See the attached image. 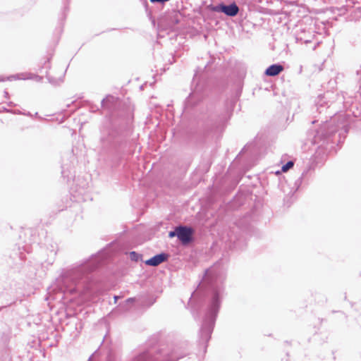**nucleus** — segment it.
<instances>
[{"label":"nucleus","mask_w":361,"mask_h":361,"mask_svg":"<svg viewBox=\"0 0 361 361\" xmlns=\"http://www.w3.org/2000/svg\"><path fill=\"white\" fill-rule=\"evenodd\" d=\"M223 295L222 286L212 287L211 301L200 329V337L203 342H207L210 338Z\"/></svg>","instance_id":"nucleus-1"},{"label":"nucleus","mask_w":361,"mask_h":361,"mask_svg":"<svg viewBox=\"0 0 361 361\" xmlns=\"http://www.w3.org/2000/svg\"><path fill=\"white\" fill-rule=\"evenodd\" d=\"M79 278L78 269H70L66 271L57 280V286L61 283H63V286H59V290L61 291L65 290L68 288L69 282H75Z\"/></svg>","instance_id":"nucleus-3"},{"label":"nucleus","mask_w":361,"mask_h":361,"mask_svg":"<svg viewBox=\"0 0 361 361\" xmlns=\"http://www.w3.org/2000/svg\"><path fill=\"white\" fill-rule=\"evenodd\" d=\"M51 82L56 83L57 82H56V81H51Z\"/></svg>","instance_id":"nucleus-17"},{"label":"nucleus","mask_w":361,"mask_h":361,"mask_svg":"<svg viewBox=\"0 0 361 361\" xmlns=\"http://www.w3.org/2000/svg\"><path fill=\"white\" fill-rule=\"evenodd\" d=\"M283 70L281 65L273 64L270 66L265 71L266 75L269 76H275Z\"/></svg>","instance_id":"nucleus-8"},{"label":"nucleus","mask_w":361,"mask_h":361,"mask_svg":"<svg viewBox=\"0 0 361 361\" xmlns=\"http://www.w3.org/2000/svg\"><path fill=\"white\" fill-rule=\"evenodd\" d=\"M341 116H336L332 118L330 122H326L322 125L320 128L317 130V135L315 136L314 142H317V139L318 137H324L326 136H329L336 132L338 128H339L341 126L342 127L345 126L343 123H338L336 126L335 125L336 121H338V118Z\"/></svg>","instance_id":"nucleus-2"},{"label":"nucleus","mask_w":361,"mask_h":361,"mask_svg":"<svg viewBox=\"0 0 361 361\" xmlns=\"http://www.w3.org/2000/svg\"><path fill=\"white\" fill-rule=\"evenodd\" d=\"M118 298V296H115V297H114L115 302L117 301Z\"/></svg>","instance_id":"nucleus-15"},{"label":"nucleus","mask_w":361,"mask_h":361,"mask_svg":"<svg viewBox=\"0 0 361 361\" xmlns=\"http://www.w3.org/2000/svg\"><path fill=\"white\" fill-rule=\"evenodd\" d=\"M133 300V298H129L126 300L127 302H132Z\"/></svg>","instance_id":"nucleus-14"},{"label":"nucleus","mask_w":361,"mask_h":361,"mask_svg":"<svg viewBox=\"0 0 361 361\" xmlns=\"http://www.w3.org/2000/svg\"><path fill=\"white\" fill-rule=\"evenodd\" d=\"M168 259V255L165 253L157 255L152 258L147 259L145 264L149 266L157 267L161 263L165 262Z\"/></svg>","instance_id":"nucleus-6"},{"label":"nucleus","mask_w":361,"mask_h":361,"mask_svg":"<svg viewBox=\"0 0 361 361\" xmlns=\"http://www.w3.org/2000/svg\"><path fill=\"white\" fill-rule=\"evenodd\" d=\"M213 274H214V268L207 270L206 274H205V280H207V279H209L210 277H212Z\"/></svg>","instance_id":"nucleus-10"},{"label":"nucleus","mask_w":361,"mask_h":361,"mask_svg":"<svg viewBox=\"0 0 361 361\" xmlns=\"http://www.w3.org/2000/svg\"><path fill=\"white\" fill-rule=\"evenodd\" d=\"M18 79H23V80H25V78H19V77H18Z\"/></svg>","instance_id":"nucleus-16"},{"label":"nucleus","mask_w":361,"mask_h":361,"mask_svg":"<svg viewBox=\"0 0 361 361\" xmlns=\"http://www.w3.org/2000/svg\"><path fill=\"white\" fill-rule=\"evenodd\" d=\"M169 238H173L175 236L178 237V227L176 228L174 231H170L169 233Z\"/></svg>","instance_id":"nucleus-11"},{"label":"nucleus","mask_w":361,"mask_h":361,"mask_svg":"<svg viewBox=\"0 0 361 361\" xmlns=\"http://www.w3.org/2000/svg\"><path fill=\"white\" fill-rule=\"evenodd\" d=\"M130 257L133 260H137L138 259V255L135 252H130Z\"/></svg>","instance_id":"nucleus-12"},{"label":"nucleus","mask_w":361,"mask_h":361,"mask_svg":"<svg viewBox=\"0 0 361 361\" xmlns=\"http://www.w3.org/2000/svg\"><path fill=\"white\" fill-rule=\"evenodd\" d=\"M293 165H294L293 162L292 161H289L285 165H283L282 166L281 170L283 172H286L288 169L292 168L293 166Z\"/></svg>","instance_id":"nucleus-9"},{"label":"nucleus","mask_w":361,"mask_h":361,"mask_svg":"<svg viewBox=\"0 0 361 361\" xmlns=\"http://www.w3.org/2000/svg\"><path fill=\"white\" fill-rule=\"evenodd\" d=\"M107 99H108V97H107V98H106V99H104L102 100V105H104V103L106 102V100H107Z\"/></svg>","instance_id":"nucleus-13"},{"label":"nucleus","mask_w":361,"mask_h":361,"mask_svg":"<svg viewBox=\"0 0 361 361\" xmlns=\"http://www.w3.org/2000/svg\"><path fill=\"white\" fill-rule=\"evenodd\" d=\"M220 11L228 16H235L238 14L239 8L237 5L233 3L228 6L221 5Z\"/></svg>","instance_id":"nucleus-7"},{"label":"nucleus","mask_w":361,"mask_h":361,"mask_svg":"<svg viewBox=\"0 0 361 361\" xmlns=\"http://www.w3.org/2000/svg\"><path fill=\"white\" fill-rule=\"evenodd\" d=\"M179 357H176L174 353L171 355H159L152 357V353H144L136 357L133 361H176Z\"/></svg>","instance_id":"nucleus-4"},{"label":"nucleus","mask_w":361,"mask_h":361,"mask_svg":"<svg viewBox=\"0 0 361 361\" xmlns=\"http://www.w3.org/2000/svg\"><path fill=\"white\" fill-rule=\"evenodd\" d=\"M192 230L185 226H178V238L183 243H188L190 241Z\"/></svg>","instance_id":"nucleus-5"}]
</instances>
